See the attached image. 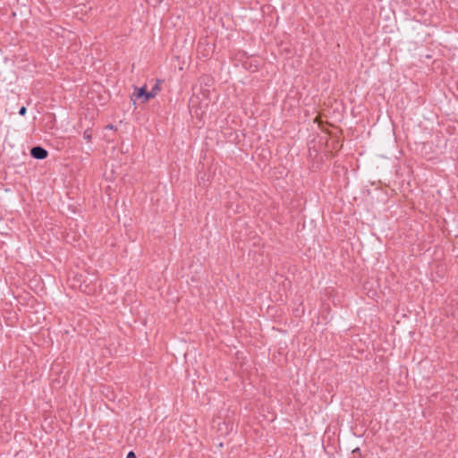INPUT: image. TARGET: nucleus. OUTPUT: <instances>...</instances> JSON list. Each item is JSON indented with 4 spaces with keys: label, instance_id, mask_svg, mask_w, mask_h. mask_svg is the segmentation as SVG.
<instances>
[{
    "label": "nucleus",
    "instance_id": "obj_1",
    "mask_svg": "<svg viewBox=\"0 0 458 458\" xmlns=\"http://www.w3.org/2000/svg\"><path fill=\"white\" fill-rule=\"evenodd\" d=\"M30 156L38 160H43L47 157L48 152L41 146H35L30 148Z\"/></svg>",
    "mask_w": 458,
    "mask_h": 458
},
{
    "label": "nucleus",
    "instance_id": "obj_2",
    "mask_svg": "<svg viewBox=\"0 0 458 458\" xmlns=\"http://www.w3.org/2000/svg\"><path fill=\"white\" fill-rule=\"evenodd\" d=\"M135 97L138 99H141L142 103L148 102L150 98H153V95L147 91L146 86L140 88H135Z\"/></svg>",
    "mask_w": 458,
    "mask_h": 458
},
{
    "label": "nucleus",
    "instance_id": "obj_3",
    "mask_svg": "<svg viewBox=\"0 0 458 458\" xmlns=\"http://www.w3.org/2000/svg\"><path fill=\"white\" fill-rule=\"evenodd\" d=\"M160 90V87H159V83L157 82L152 89L151 90L149 91V94H152L153 95V98L156 97V95L157 94V92Z\"/></svg>",
    "mask_w": 458,
    "mask_h": 458
},
{
    "label": "nucleus",
    "instance_id": "obj_4",
    "mask_svg": "<svg viewBox=\"0 0 458 458\" xmlns=\"http://www.w3.org/2000/svg\"><path fill=\"white\" fill-rule=\"evenodd\" d=\"M83 138L85 140H87L88 141H89L91 140V132L89 131V130H86L84 132H83Z\"/></svg>",
    "mask_w": 458,
    "mask_h": 458
},
{
    "label": "nucleus",
    "instance_id": "obj_5",
    "mask_svg": "<svg viewBox=\"0 0 458 458\" xmlns=\"http://www.w3.org/2000/svg\"><path fill=\"white\" fill-rule=\"evenodd\" d=\"M27 113V108L25 106H21L19 110V114L24 116Z\"/></svg>",
    "mask_w": 458,
    "mask_h": 458
},
{
    "label": "nucleus",
    "instance_id": "obj_6",
    "mask_svg": "<svg viewBox=\"0 0 458 458\" xmlns=\"http://www.w3.org/2000/svg\"><path fill=\"white\" fill-rule=\"evenodd\" d=\"M127 458H137V456L134 454V452L131 451V452L128 453Z\"/></svg>",
    "mask_w": 458,
    "mask_h": 458
},
{
    "label": "nucleus",
    "instance_id": "obj_7",
    "mask_svg": "<svg viewBox=\"0 0 458 458\" xmlns=\"http://www.w3.org/2000/svg\"><path fill=\"white\" fill-rule=\"evenodd\" d=\"M107 128H109V129H113V128H114V126H113L112 124H109V125L107 126Z\"/></svg>",
    "mask_w": 458,
    "mask_h": 458
}]
</instances>
